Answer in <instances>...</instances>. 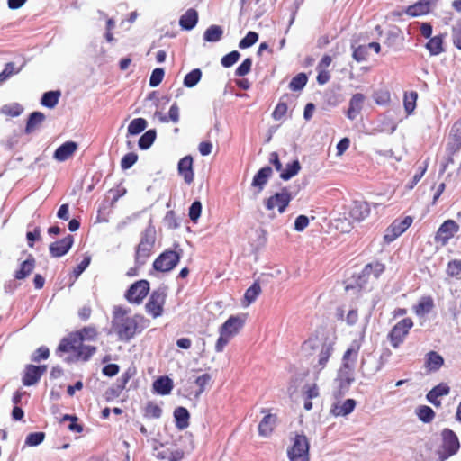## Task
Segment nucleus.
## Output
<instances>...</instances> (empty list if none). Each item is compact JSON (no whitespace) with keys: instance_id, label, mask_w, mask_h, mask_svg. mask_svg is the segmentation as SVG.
I'll list each match as a JSON object with an SVG mask.
<instances>
[{"instance_id":"obj_1","label":"nucleus","mask_w":461,"mask_h":461,"mask_svg":"<svg viewBox=\"0 0 461 461\" xmlns=\"http://www.w3.org/2000/svg\"><path fill=\"white\" fill-rule=\"evenodd\" d=\"M128 312V310L122 306L113 307L111 331L116 333L122 341H129L148 324L143 316H129Z\"/></svg>"},{"instance_id":"obj_2","label":"nucleus","mask_w":461,"mask_h":461,"mask_svg":"<svg viewBox=\"0 0 461 461\" xmlns=\"http://www.w3.org/2000/svg\"><path fill=\"white\" fill-rule=\"evenodd\" d=\"M303 351L306 355H316L318 361L313 367L320 372L325 367L330 355L332 354L333 346L330 342L322 341L318 338H310L303 344Z\"/></svg>"},{"instance_id":"obj_3","label":"nucleus","mask_w":461,"mask_h":461,"mask_svg":"<svg viewBox=\"0 0 461 461\" xmlns=\"http://www.w3.org/2000/svg\"><path fill=\"white\" fill-rule=\"evenodd\" d=\"M97 331L94 327H85L82 330L70 333L68 337L63 338L58 347L57 352L67 353L75 349L84 340H95Z\"/></svg>"},{"instance_id":"obj_4","label":"nucleus","mask_w":461,"mask_h":461,"mask_svg":"<svg viewBox=\"0 0 461 461\" xmlns=\"http://www.w3.org/2000/svg\"><path fill=\"white\" fill-rule=\"evenodd\" d=\"M309 441L306 436L296 434L292 438V446L287 449V456L290 461H309Z\"/></svg>"},{"instance_id":"obj_5","label":"nucleus","mask_w":461,"mask_h":461,"mask_svg":"<svg viewBox=\"0 0 461 461\" xmlns=\"http://www.w3.org/2000/svg\"><path fill=\"white\" fill-rule=\"evenodd\" d=\"M294 195L295 194L290 192L287 187H284L280 192L267 198L265 206L269 211L277 208L279 213H283Z\"/></svg>"},{"instance_id":"obj_6","label":"nucleus","mask_w":461,"mask_h":461,"mask_svg":"<svg viewBox=\"0 0 461 461\" xmlns=\"http://www.w3.org/2000/svg\"><path fill=\"white\" fill-rule=\"evenodd\" d=\"M413 321L411 318H405L397 322L391 330L388 338L394 348H397L412 328Z\"/></svg>"},{"instance_id":"obj_7","label":"nucleus","mask_w":461,"mask_h":461,"mask_svg":"<svg viewBox=\"0 0 461 461\" xmlns=\"http://www.w3.org/2000/svg\"><path fill=\"white\" fill-rule=\"evenodd\" d=\"M181 254L174 250H166L153 263L157 271L168 272L172 270L180 259Z\"/></svg>"},{"instance_id":"obj_8","label":"nucleus","mask_w":461,"mask_h":461,"mask_svg":"<svg viewBox=\"0 0 461 461\" xmlns=\"http://www.w3.org/2000/svg\"><path fill=\"white\" fill-rule=\"evenodd\" d=\"M153 456L159 460L180 461L184 458L185 452L176 446L166 447L159 444L153 447Z\"/></svg>"},{"instance_id":"obj_9","label":"nucleus","mask_w":461,"mask_h":461,"mask_svg":"<svg viewBox=\"0 0 461 461\" xmlns=\"http://www.w3.org/2000/svg\"><path fill=\"white\" fill-rule=\"evenodd\" d=\"M166 296L165 289L159 288L152 292L145 307L148 313L152 315L153 318H157L162 314Z\"/></svg>"},{"instance_id":"obj_10","label":"nucleus","mask_w":461,"mask_h":461,"mask_svg":"<svg viewBox=\"0 0 461 461\" xmlns=\"http://www.w3.org/2000/svg\"><path fill=\"white\" fill-rule=\"evenodd\" d=\"M149 291V283L140 280L132 284L125 294V298L131 303H140Z\"/></svg>"},{"instance_id":"obj_11","label":"nucleus","mask_w":461,"mask_h":461,"mask_svg":"<svg viewBox=\"0 0 461 461\" xmlns=\"http://www.w3.org/2000/svg\"><path fill=\"white\" fill-rule=\"evenodd\" d=\"M412 223V218L406 216L403 220H394L385 230L384 240L390 243L402 234Z\"/></svg>"},{"instance_id":"obj_12","label":"nucleus","mask_w":461,"mask_h":461,"mask_svg":"<svg viewBox=\"0 0 461 461\" xmlns=\"http://www.w3.org/2000/svg\"><path fill=\"white\" fill-rule=\"evenodd\" d=\"M441 436L442 448L444 450L442 457L447 458L458 451L460 447L459 440L456 433L449 429H444L441 432Z\"/></svg>"},{"instance_id":"obj_13","label":"nucleus","mask_w":461,"mask_h":461,"mask_svg":"<svg viewBox=\"0 0 461 461\" xmlns=\"http://www.w3.org/2000/svg\"><path fill=\"white\" fill-rule=\"evenodd\" d=\"M459 230L458 224L453 220L445 221L438 228L435 240L446 245L448 240Z\"/></svg>"},{"instance_id":"obj_14","label":"nucleus","mask_w":461,"mask_h":461,"mask_svg":"<svg viewBox=\"0 0 461 461\" xmlns=\"http://www.w3.org/2000/svg\"><path fill=\"white\" fill-rule=\"evenodd\" d=\"M246 321V314L231 315L221 327L220 330L230 338L239 333Z\"/></svg>"},{"instance_id":"obj_15","label":"nucleus","mask_w":461,"mask_h":461,"mask_svg":"<svg viewBox=\"0 0 461 461\" xmlns=\"http://www.w3.org/2000/svg\"><path fill=\"white\" fill-rule=\"evenodd\" d=\"M74 242L72 235H68L65 238L55 241L50 245V253L53 258H59L68 253L71 249Z\"/></svg>"},{"instance_id":"obj_16","label":"nucleus","mask_w":461,"mask_h":461,"mask_svg":"<svg viewBox=\"0 0 461 461\" xmlns=\"http://www.w3.org/2000/svg\"><path fill=\"white\" fill-rule=\"evenodd\" d=\"M177 170L185 182L188 185L191 184L194 177L193 170V158L191 156H185L181 158L178 162Z\"/></svg>"},{"instance_id":"obj_17","label":"nucleus","mask_w":461,"mask_h":461,"mask_svg":"<svg viewBox=\"0 0 461 461\" xmlns=\"http://www.w3.org/2000/svg\"><path fill=\"white\" fill-rule=\"evenodd\" d=\"M369 213V204L365 201H354L349 210L350 217L356 221L365 220Z\"/></svg>"},{"instance_id":"obj_18","label":"nucleus","mask_w":461,"mask_h":461,"mask_svg":"<svg viewBox=\"0 0 461 461\" xmlns=\"http://www.w3.org/2000/svg\"><path fill=\"white\" fill-rule=\"evenodd\" d=\"M449 393L450 387L446 383H440L427 393L426 398L431 404L438 408L441 406V402L438 398L447 395Z\"/></svg>"},{"instance_id":"obj_19","label":"nucleus","mask_w":461,"mask_h":461,"mask_svg":"<svg viewBox=\"0 0 461 461\" xmlns=\"http://www.w3.org/2000/svg\"><path fill=\"white\" fill-rule=\"evenodd\" d=\"M383 366L382 357L377 359L376 357L369 353L366 357H363L361 360V368L367 374H375L378 372Z\"/></svg>"},{"instance_id":"obj_20","label":"nucleus","mask_w":461,"mask_h":461,"mask_svg":"<svg viewBox=\"0 0 461 461\" xmlns=\"http://www.w3.org/2000/svg\"><path fill=\"white\" fill-rule=\"evenodd\" d=\"M77 149V144L74 141H67L60 145L54 152L53 158L60 162L68 159Z\"/></svg>"},{"instance_id":"obj_21","label":"nucleus","mask_w":461,"mask_h":461,"mask_svg":"<svg viewBox=\"0 0 461 461\" xmlns=\"http://www.w3.org/2000/svg\"><path fill=\"white\" fill-rule=\"evenodd\" d=\"M365 102L364 95L357 93L353 95L349 101V107L347 112V116L350 120H355L360 113Z\"/></svg>"},{"instance_id":"obj_22","label":"nucleus","mask_w":461,"mask_h":461,"mask_svg":"<svg viewBox=\"0 0 461 461\" xmlns=\"http://www.w3.org/2000/svg\"><path fill=\"white\" fill-rule=\"evenodd\" d=\"M272 168L267 166L259 169L254 176L251 185L253 187L258 188V193H260L264 189L266 184L272 176Z\"/></svg>"},{"instance_id":"obj_23","label":"nucleus","mask_w":461,"mask_h":461,"mask_svg":"<svg viewBox=\"0 0 461 461\" xmlns=\"http://www.w3.org/2000/svg\"><path fill=\"white\" fill-rule=\"evenodd\" d=\"M276 424V417L273 414H267L258 424V434L261 437H269Z\"/></svg>"},{"instance_id":"obj_24","label":"nucleus","mask_w":461,"mask_h":461,"mask_svg":"<svg viewBox=\"0 0 461 461\" xmlns=\"http://www.w3.org/2000/svg\"><path fill=\"white\" fill-rule=\"evenodd\" d=\"M356 407V401L348 399L343 402H337L333 404L330 412L334 416H347L353 411Z\"/></svg>"},{"instance_id":"obj_25","label":"nucleus","mask_w":461,"mask_h":461,"mask_svg":"<svg viewBox=\"0 0 461 461\" xmlns=\"http://www.w3.org/2000/svg\"><path fill=\"white\" fill-rule=\"evenodd\" d=\"M34 267L35 258L29 255L27 259L21 263L20 268L14 274V277L18 280L25 279L32 273Z\"/></svg>"},{"instance_id":"obj_26","label":"nucleus","mask_w":461,"mask_h":461,"mask_svg":"<svg viewBox=\"0 0 461 461\" xmlns=\"http://www.w3.org/2000/svg\"><path fill=\"white\" fill-rule=\"evenodd\" d=\"M354 370L355 366L352 363L350 366L343 364L339 373V381L341 387L347 388L354 381Z\"/></svg>"},{"instance_id":"obj_27","label":"nucleus","mask_w":461,"mask_h":461,"mask_svg":"<svg viewBox=\"0 0 461 461\" xmlns=\"http://www.w3.org/2000/svg\"><path fill=\"white\" fill-rule=\"evenodd\" d=\"M45 115L41 112H33L29 115V118L27 120L26 127H25V133L31 134L36 130H38L42 122L45 121Z\"/></svg>"},{"instance_id":"obj_28","label":"nucleus","mask_w":461,"mask_h":461,"mask_svg":"<svg viewBox=\"0 0 461 461\" xmlns=\"http://www.w3.org/2000/svg\"><path fill=\"white\" fill-rule=\"evenodd\" d=\"M41 379L39 375V370L37 366L34 365H27L24 369V374L23 376V384L25 386H31L37 384Z\"/></svg>"},{"instance_id":"obj_29","label":"nucleus","mask_w":461,"mask_h":461,"mask_svg":"<svg viewBox=\"0 0 461 461\" xmlns=\"http://www.w3.org/2000/svg\"><path fill=\"white\" fill-rule=\"evenodd\" d=\"M198 22V14L194 9H188L179 20L180 26L185 30H192Z\"/></svg>"},{"instance_id":"obj_30","label":"nucleus","mask_w":461,"mask_h":461,"mask_svg":"<svg viewBox=\"0 0 461 461\" xmlns=\"http://www.w3.org/2000/svg\"><path fill=\"white\" fill-rule=\"evenodd\" d=\"M174 418L176 420V427L183 430L189 426V412L185 407H177L174 411Z\"/></svg>"},{"instance_id":"obj_31","label":"nucleus","mask_w":461,"mask_h":461,"mask_svg":"<svg viewBox=\"0 0 461 461\" xmlns=\"http://www.w3.org/2000/svg\"><path fill=\"white\" fill-rule=\"evenodd\" d=\"M153 388L158 394L167 395L173 389V381L167 376H160L153 383Z\"/></svg>"},{"instance_id":"obj_32","label":"nucleus","mask_w":461,"mask_h":461,"mask_svg":"<svg viewBox=\"0 0 461 461\" xmlns=\"http://www.w3.org/2000/svg\"><path fill=\"white\" fill-rule=\"evenodd\" d=\"M153 248L154 246L139 243L135 251V262L138 267L146 263L147 259L151 255Z\"/></svg>"},{"instance_id":"obj_33","label":"nucleus","mask_w":461,"mask_h":461,"mask_svg":"<svg viewBox=\"0 0 461 461\" xmlns=\"http://www.w3.org/2000/svg\"><path fill=\"white\" fill-rule=\"evenodd\" d=\"M444 364L443 357L435 351L426 355V366L430 371H438Z\"/></svg>"},{"instance_id":"obj_34","label":"nucleus","mask_w":461,"mask_h":461,"mask_svg":"<svg viewBox=\"0 0 461 461\" xmlns=\"http://www.w3.org/2000/svg\"><path fill=\"white\" fill-rule=\"evenodd\" d=\"M223 30L220 25L209 26L203 33V39L208 42H217L221 41Z\"/></svg>"},{"instance_id":"obj_35","label":"nucleus","mask_w":461,"mask_h":461,"mask_svg":"<svg viewBox=\"0 0 461 461\" xmlns=\"http://www.w3.org/2000/svg\"><path fill=\"white\" fill-rule=\"evenodd\" d=\"M429 3L428 1H420L406 10V14L410 16L416 17L429 13Z\"/></svg>"},{"instance_id":"obj_36","label":"nucleus","mask_w":461,"mask_h":461,"mask_svg":"<svg viewBox=\"0 0 461 461\" xmlns=\"http://www.w3.org/2000/svg\"><path fill=\"white\" fill-rule=\"evenodd\" d=\"M434 307L433 299L430 296L423 297L417 305L414 306L415 313L418 316L428 314Z\"/></svg>"},{"instance_id":"obj_37","label":"nucleus","mask_w":461,"mask_h":461,"mask_svg":"<svg viewBox=\"0 0 461 461\" xmlns=\"http://www.w3.org/2000/svg\"><path fill=\"white\" fill-rule=\"evenodd\" d=\"M71 351L77 353V358L87 361L96 352V348L80 343L78 347H77L75 349H72Z\"/></svg>"},{"instance_id":"obj_38","label":"nucleus","mask_w":461,"mask_h":461,"mask_svg":"<svg viewBox=\"0 0 461 461\" xmlns=\"http://www.w3.org/2000/svg\"><path fill=\"white\" fill-rule=\"evenodd\" d=\"M155 241H156V230H155V227L152 225V222L150 220L148 227L141 233L140 243L144 244V245L154 246Z\"/></svg>"},{"instance_id":"obj_39","label":"nucleus","mask_w":461,"mask_h":461,"mask_svg":"<svg viewBox=\"0 0 461 461\" xmlns=\"http://www.w3.org/2000/svg\"><path fill=\"white\" fill-rule=\"evenodd\" d=\"M301 169V165L298 160H294L292 163L286 165L285 168L280 173V177L283 180H289L293 176H296Z\"/></svg>"},{"instance_id":"obj_40","label":"nucleus","mask_w":461,"mask_h":461,"mask_svg":"<svg viewBox=\"0 0 461 461\" xmlns=\"http://www.w3.org/2000/svg\"><path fill=\"white\" fill-rule=\"evenodd\" d=\"M59 91H49L43 94L41 103L48 108H54L59 103Z\"/></svg>"},{"instance_id":"obj_41","label":"nucleus","mask_w":461,"mask_h":461,"mask_svg":"<svg viewBox=\"0 0 461 461\" xmlns=\"http://www.w3.org/2000/svg\"><path fill=\"white\" fill-rule=\"evenodd\" d=\"M147 121L143 118L133 119L128 126V134L138 135L147 127Z\"/></svg>"},{"instance_id":"obj_42","label":"nucleus","mask_w":461,"mask_h":461,"mask_svg":"<svg viewBox=\"0 0 461 461\" xmlns=\"http://www.w3.org/2000/svg\"><path fill=\"white\" fill-rule=\"evenodd\" d=\"M157 136L156 130L147 131L139 140V147L141 149H148L155 141Z\"/></svg>"},{"instance_id":"obj_43","label":"nucleus","mask_w":461,"mask_h":461,"mask_svg":"<svg viewBox=\"0 0 461 461\" xmlns=\"http://www.w3.org/2000/svg\"><path fill=\"white\" fill-rule=\"evenodd\" d=\"M443 41L441 36H435L430 38V40L427 42L426 48L429 50L431 55H438L443 51Z\"/></svg>"},{"instance_id":"obj_44","label":"nucleus","mask_w":461,"mask_h":461,"mask_svg":"<svg viewBox=\"0 0 461 461\" xmlns=\"http://www.w3.org/2000/svg\"><path fill=\"white\" fill-rule=\"evenodd\" d=\"M201 77L202 71L199 68H194L185 77L184 85L186 87H194L200 81Z\"/></svg>"},{"instance_id":"obj_45","label":"nucleus","mask_w":461,"mask_h":461,"mask_svg":"<svg viewBox=\"0 0 461 461\" xmlns=\"http://www.w3.org/2000/svg\"><path fill=\"white\" fill-rule=\"evenodd\" d=\"M417 416L421 421L429 423L435 418V412L430 407L422 405L417 409Z\"/></svg>"},{"instance_id":"obj_46","label":"nucleus","mask_w":461,"mask_h":461,"mask_svg":"<svg viewBox=\"0 0 461 461\" xmlns=\"http://www.w3.org/2000/svg\"><path fill=\"white\" fill-rule=\"evenodd\" d=\"M261 292V287L258 283L255 282L249 288H248L244 294V299L247 305L253 303Z\"/></svg>"},{"instance_id":"obj_47","label":"nucleus","mask_w":461,"mask_h":461,"mask_svg":"<svg viewBox=\"0 0 461 461\" xmlns=\"http://www.w3.org/2000/svg\"><path fill=\"white\" fill-rule=\"evenodd\" d=\"M21 68H16L15 63L8 62L5 64V68L0 73V83L6 81L13 75L18 74Z\"/></svg>"},{"instance_id":"obj_48","label":"nucleus","mask_w":461,"mask_h":461,"mask_svg":"<svg viewBox=\"0 0 461 461\" xmlns=\"http://www.w3.org/2000/svg\"><path fill=\"white\" fill-rule=\"evenodd\" d=\"M307 83V77L304 73H300L296 75L291 80L289 84V87L293 91L302 90Z\"/></svg>"},{"instance_id":"obj_49","label":"nucleus","mask_w":461,"mask_h":461,"mask_svg":"<svg viewBox=\"0 0 461 461\" xmlns=\"http://www.w3.org/2000/svg\"><path fill=\"white\" fill-rule=\"evenodd\" d=\"M23 110V107L19 104L14 103L4 105L1 108V113L8 116L16 117L22 113Z\"/></svg>"},{"instance_id":"obj_50","label":"nucleus","mask_w":461,"mask_h":461,"mask_svg":"<svg viewBox=\"0 0 461 461\" xmlns=\"http://www.w3.org/2000/svg\"><path fill=\"white\" fill-rule=\"evenodd\" d=\"M45 438L44 432H33L27 435L25 445L29 447H36L40 445Z\"/></svg>"},{"instance_id":"obj_51","label":"nucleus","mask_w":461,"mask_h":461,"mask_svg":"<svg viewBox=\"0 0 461 461\" xmlns=\"http://www.w3.org/2000/svg\"><path fill=\"white\" fill-rule=\"evenodd\" d=\"M384 265L379 262L370 263L365 267L364 273L366 275H369L371 273L374 274L375 278L379 277V276L384 271Z\"/></svg>"},{"instance_id":"obj_52","label":"nucleus","mask_w":461,"mask_h":461,"mask_svg":"<svg viewBox=\"0 0 461 461\" xmlns=\"http://www.w3.org/2000/svg\"><path fill=\"white\" fill-rule=\"evenodd\" d=\"M417 98L418 94L414 91L411 92L409 95L405 94L404 108L407 113H412L413 110L415 109Z\"/></svg>"},{"instance_id":"obj_53","label":"nucleus","mask_w":461,"mask_h":461,"mask_svg":"<svg viewBox=\"0 0 461 461\" xmlns=\"http://www.w3.org/2000/svg\"><path fill=\"white\" fill-rule=\"evenodd\" d=\"M258 40V35L255 32H249L247 35L240 41L239 47L240 49H247L255 44Z\"/></svg>"},{"instance_id":"obj_54","label":"nucleus","mask_w":461,"mask_h":461,"mask_svg":"<svg viewBox=\"0 0 461 461\" xmlns=\"http://www.w3.org/2000/svg\"><path fill=\"white\" fill-rule=\"evenodd\" d=\"M447 274L452 277H458L461 274V260L454 259L449 261L447 267Z\"/></svg>"},{"instance_id":"obj_55","label":"nucleus","mask_w":461,"mask_h":461,"mask_svg":"<svg viewBox=\"0 0 461 461\" xmlns=\"http://www.w3.org/2000/svg\"><path fill=\"white\" fill-rule=\"evenodd\" d=\"M162 414V409L154 402H149L145 408V416L158 419Z\"/></svg>"},{"instance_id":"obj_56","label":"nucleus","mask_w":461,"mask_h":461,"mask_svg":"<svg viewBox=\"0 0 461 461\" xmlns=\"http://www.w3.org/2000/svg\"><path fill=\"white\" fill-rule=\"evenodd\" d=\"M240 54L237 50H233L222 57L221 62L224 68H230L234 65L240 59Z\"/></svg>"},{"instance_id":"obj_57","label":"nucleus","mask_w":461,"mask_h":461,"mask_svg":"<svg viewBox=\"0 0 461 461\" xmlns=\"http://www.w3.org/2000/svg\"><path fill=\"white\" fill-rule=\"evenodd\" d=\"M164 75H165V71L163 68H155L152 71L151 76L149 77V86L151 87L158 86L162 82Z\"/></svg>"},{"instance_id":"obj_58","label":"nucleus","mask_w":461,"mask_h":461,"mask_svg":"<svg viewBox=\"0 0 461 461\" xmlns=\"http://www.w3.org/2000/svg\"><path fill=\"white\" fill-rule=\"evenodd\" d=\"M138 160V155L131 152L127 153L121 160V167L123 170L131 168Z\"/></svg>"},{"instance_id":"obj_59","label":"nucleus","mask_w":461,"mask_h":461,"mask_svg":"<svg viewBox=\"0 0 461 461\" xmlns=\"http://www.w3.org/2000/svg\"><path fill=\"white\" fill-rule=\"evenodd\" d=\"M368 55V47L366 45H360L353 51V59L357 62L365 61Z\"/></svg>"},{"instance_id":"obj_60","label":"nucleus","mask_w":461,"mask_h":461,"mask_svg":"<svg viewBox=\"0 0 461 461\" xmlns=\"http://www.w3.org/2000/svg\"><path fill=\"white\" fill-rule=\"evenodd\" d=\"M357 353H358V348H349L347 349V351L344 353L343 356V364H348L350 366L351 362L353 366L356 365L357 358Z\"/></svg>"},{"instance_id":"obj_61","label":"nucleus","mask_w":461,"mask_h":461,"mask_svg":"<svg viewBox=\"0 0 461 461\" xmlns=\"http://www.w3.org/2000/svg\"><path fill=\"white\" fill-rule=\"evenodd\" d=\"M252 66V60L247 58L243 62L236 68L235 75L238 77H244L249 73Z\"/></svg>"},{"instance_id":"obj_62","label":"nucleus","mask_w":461,"mask_h":461,"mask_svg":"<svg viewBox=\"0 0 461 461\" xmlns=\"http://www.w3.org/2000/svg\"><path fill=\"white\" fill-rule=\"evenodd\" d=\"M201 212H202L201 202L194 201L189 208V217H190L191 221L195 222L199 219V217L201 215Z\"/></svg>"},{"instance_id":"obj_63","label":"nucleus","mask_w":461,"mask_h":461,"mask_svg":"<svg viewBox=\"0 0 461 461\" xmlns=\"http://www.w3.org/2000/svg\"><path fill=\"white\" fill-rule=\"evenodd\" d=\"M453 43L461 50V20H458L456 24L453 27Z\"/></svg>"},{"instance_id":"obj_64","label":"nucleus","mask_w":461,"mask_h":461,"mask_svg":"<svg viewBox=\"0 0 461 461\" xmlns=\"http://www.w3.org/2000/svg\"><path fill=\"white\" fill-rule=\"evenodd\" d=\"M50 356V350L46 347L39 348L32 356V361L40 362L41 359H47Z\"/></svg>"}]
</instances>
